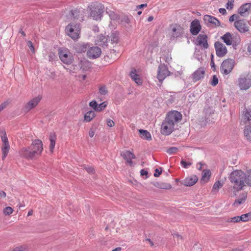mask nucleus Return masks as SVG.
Here are the masks:
<instances>
[{"instance_id": "obj_1", "label": "nucleus", "mask_w": 251, "mask_h": 251, "mask_svg": "<svg viewBox=\"0 0 251 251\" xmlns=\"http://www.w3.org/2000/svg\"><path fill=\"white\" fill-rule=\"evenodd\" d=\"M182 117V114L176 110L169 112L161 125L162 134L165 135L170 134L175 129V126L180 122Z\"/></svg>"}, {"instance_id": "obj_2", "label": "nucleus", "mask_w": 251, "mask_h": 251, "mask_svg": "<svg viewBox=\"0 0 251 251\" xmlns=\"http://www.w3.org/2000/svg\"><path fill=\"white\" fill-rule=\"evenodd\" d=\"M79 12L77 10H72L68 15V19L71 22L65 27L66 34L74 41L77 40L80 37L81 26L79 23L75 20L78 19Z\"/></svg>"}, {"instance_id": "obj_3", "label": "nucleus", "mask_w": 251, "mask_h": 251, "mask_svg": "<svg viewBox=\"0 0 251 251\" xmlns=\"http://www.w3.org/2000/svg\"><path fill=\"white\" fill-rule=\"evenodd\" d=\"M229 181L231 184L234 193L244 190L246 186V175L241 170H236L232 171L229 176Z\"/></svg>"}, {"instance_id": "obj_4", "label": "nucleus", "mask_w": 251, "mask_h": 251, "mask_svg": "<svg viewBox=\"0 0 251 251\" xmlns=\"http://www.w3.org/2000/svg\"><path fill=\"white\" fill-rule=\"evenodd\" d=\"M104 11L103 4L95 2L90 6L89 16L95 20H100Z\"/></svg>"}, {"instance_id": "obj_5", "label": "nucleus", "mask_w": 251, "mask_h": 251, "mask_svg": "<svg viewBox=\"0 0 251 251\" xmlns=\"http://www.w3.org/2000/svg\"><path fill=\"white\" fill-rule=\"evenodd\" d=\"M29 146L35 159L42 155L44 148L43 142L41 140L37 139L32 140Z\"/></svg>"}, {"instance_id": "obj_6", "label": "nucleus", "mask_w": 251, "mask_h": 251, "mask_svg": "<svg viewBox=\"0 0 251 251\" xmlns=\"http://www.w3.org/2000/svg\"><path fill=\"white\" fill-rule=\"evenodd\" d=\"M238 85L241 90H247L251 87V75H241L237 80Z\"/></svg>"}, {"instance_id": "obj_7", "label": "nucleus", "mask_w": 251, "mask_h": 251, "mask_svg": "<svg viewBox=\"0 0 251 251\" xmlns=\"http://www.w3.org/2000/svg\"><path fill=\"white\" fill-rule=\"evenodd\" d=\"M235 61L232 59H227L225 60L220 66L221 73L224 75H227L230 74L234 66Z\"/></svg>"}, {"instance_id": "obj_8", "label": "nucleus", "mask_w": 251, "mask_h": 251, "mask_svg": "<svg viewBox=\"0 0 251 251\" xmlns=\"http://www.w3.org/2000/svg\"><path fill=\"white\" fill-rule=\"evenodd\" d=\"M58 54L60 60L64 64L69 65L73 62V55L69 50L66 49L59 50Z\"/></svg>"}, {"instance_id": "obj_9", "label": "nucleus", "mask_w": 251, "mask_h": 251, "mask_svg": "<svg viewBox=\"0 0 251 251\" xmlns=\"http://www.w3.org/2000/svg\"><path fill=\"white\" fill-rule=\"evenodd\" d=\"M170 75V72L166 65L163 64L158 66L157 78L160 82H162Z\"/></svg>"}, {"instance_id": "obj_10", "label": "nucleus", "mask_w": 251, "mask_h": 251, "mask_svg": "<svg viewBox=\"0 0 251 251\" xmlns=\"http://www.w3.org/2000/svg\"><path fill=\"white\" fill-rule=\"evenodd\" d=\"M171 38L175 39L180 38L184 34V29L180 25L174 24L171 25Z\"/></svg>"}, {"instance_id": "obj_11", "label": "nucleus", "mask_w": 251, "mask_h": 251, "mask_svg": "<svg viewBox=\"0 0 251 251\" xmlns=\"http://www.w3.org/2000/svg\"><path fill=\"white\" fill-rule=\"evenodd\" d=\"M216 54L219 57H223L226 55L227 52L226 47L224 44L220 42H216L214 44Z\"/></svg>"}, {"instance_id": "obj_12", "label": "nucleus", "mask_w": 251, "mask_h": 251, "mask_svg": "<svg viewBox=\"0 0 251 251\" xmlns=\"http://www.w3.org/2000/svg\"><path fill=\"white\" fill-rule=\"evenodd\" d=\"M19 154L20 157L27 160L35 159L32 153L30 146L24 147L21 148L19 151Z\"/></svg>"}, {"instance_id": "obj_13", "label": "nucleus", "mask_w": 251, "mask_h": 251, "mask_svg": "<svg viewBox=\"0 0 251 251\" xmlns=\"http://www.w3.org/2000/svg\"><path fill=\"white\" fill-rule=\"evenodd\" d=\"M41 99L42 97L38 95L29 100L25 106V111L27 112L32 108H35L38 104Z\"/></svg>"}, {"instance_id": "obj_14", "label": "nucleus", "mask_w": 251, "mask_h": 251, "mask_svg": "<svg viewBox=\"0 0 251 251\" xmlns=\"http://www.w3.org/2000/svg\"><path fill=\"white\" fill-rule=\"evenodd\" d=\"M108 102L104 101L99 104L95 100L91 101L89 105L91 107L95 112H100L102 111L107 106Z\"/></svg>"}, {"instance_id": "obj_15", "label": "nucleus", "mask_w": 251, "mask_h": 251, "mask_svg": "<svg viewBox=\"0 0 251 251\" xmlns=\"http://www.w3.org/2000/svg\"><path fill=\"white\" fill-rule=\"evenodd\" d=\"M195 44L201 48L207 49L208 47L207 36L205 34H199L197 37Z\"/></svg>"}, {"instance_id": "obj_16", "label": "nucleus", "mask_w": 251, "mask_h": 251, "mask_svg": "<svg viewBox=\"0 0 251 251\" xmlns=\"http://www.w3.org/2000/svg\"><path fill=\"white\" fill-rule=\"evenodd\" d=\"M234 26L241 33H245L249 30V27L244 20H238L234 22Z\"/></svg>"}, {"instance_id": "obj_17", "label": "nucleus", "mask_w": 251, "mask_h": 251, "mask_svg": "<svg viewBox=\"0 0 251 251\" xmlns=\"http://www.w3.org/2000/svg\"><path fill=\"white\" fill-rule=\"evenodd\" d=\"M205 73V68L200 67L196 70L191 75L193 81L196 82L201 80L204 77Z\"/></svg>"}, {"instance_id": "obj_18", "label": "nucleus", "mask_w": 251, "mask_h": 251, "mask_svg": "<svg viewBox=\"0 0 251 251\" xmlns=\"http://www.w3.org/2000/svg\"><path fill=\"white\" fill-rule=\"evenodd\" d=\"M201 26L199 20L195 19L191 23L190 31L193 35H197L201 31Z\"/></svg>"}, {"instance_id": "obj_19", "label": "nucleus", "mask_w": 251, "mask_h": 251, "mask_svg": "<svg viewBox=\"0 0 251 251\" xmlns=\"http://www.w3.org/2000/svg\"><path fill=\"white\" fill-rule=\"evenodd\" d=\"M238 12L243 17L249 15L251 14V3H247L241 5L238 9Z\"/></svg>"}, {"instance_id": "obj_20", "label": "nucleus", "mask_w": 251, "mask_h": 251, "mask_svg": "<svg viewBox=\"0 0 251 251\" xmlns=\"http://www.w3.org/2000/svg\"><path fill=\"white\" fill-rule=\"evenodd\" d=\"M101 53V49L98 47L90 48L87 51V54L90 58H96L99 57Z\"/></svg>"}, {"instance_id": "obj_21", "label": "nucleus", "mask_w": 251, "mask_h": 251, "mask_svg": "<svg viewBox=\"0 0 251 251\" xmlns=\"http://www.w3.org/2000/svg\"><path fill=\"white\" fill-rule=\"evenodd\" d=\"M130 76L132 79L138 85L143 84V79L140 75L138 74V72L134 68H132L130 73Z\"/></svg>"}, {"instance_id": "obj_22", "label": "nucleus", "mask_w": 251, "mask_h": 251, "mask_svg": "<svg viewBox=\"0 0 251 251\" xmlns=\"http://www.w3.org/2000/svg\"><path fill=\"white\" fill-rule=\"evenodd\" d=\"M205 23L215 27L220 25V21L215 17L209 15H205L203 17Z\"/></svg>"}, {"instance_id": "obj_23", "label": "nucleus", "mask_w": 251, "mask_h": 251, "mask_svg": "<svg viewBox=\"0 0 251 251\" xmlns=\"http://www.w3.org/2000/svg\"><path fill=\"white\" fill-rule=\"evenodd\" d=\"M198 177L196 175H192L186 177L181 181V184L186 186H192L196 183Z\"/></svg>"}, {"instance_id": "obj_24", "label": "nucleus", "mask_w": 251, "mask_h": 251, "mask_svg": "<svg viewBox=\"0 0 251 251\" xmlns=\"http://www.w3.org/2000/svg\"><path fill=\"white\" fill-rule=\"evenodd\" d=\"M122 155L128 164L130 166L132 165L133 162L132 159L135 158V156L133 152L129 151H126L124 152L122 154Z\"/></svg>"}, {"instance_id": "obj_25", "label": "nucleus", "mask_w": 251, "mask_h": 251, "mask_svg": "<svg viewBox=\"0 0 251 251\" xmlns=\"http://www.w3.org/2000/svg\"><path fill=\"white\" fill-rule=\"evenodd\" d=\"M56 139V135L54 133H50L49 135V150L51 153L54 152Z\"/></svg>"}, {"instance_id": "obj_26", "label": "nucleus", "mask_w": 251, "mask_h": 251, "mask_svg": "<svg viewBox=\"0 0 251 251\" xmlns=\"http://www.w3.org/2000/svg\"><path fill=\"white\" fill-rule=\"evenodd\" d=\"M247 198V192H244L242 193L239 197V198L235 201L234 202L233 205L237 207L239 205L243 203L246 201Z\"/></svg>"}, {"instance_id": "obj_27", "label": "nucleus", "mask_w": 251, "mask_h": 251, "mask_svg": "<svg viewBox=\"0 0 251 251\" xmlns=\"http://www.w3.org/2000/svg\"><path fill=\"white\" fill-rule=\"evenodd\" d=\"M96 116L95 111L90 110L87 112L84 116V121L87 123L92 121Z\"/></svg>"}, {"instance_id": "obj_28", "label": "nucleus", "mask_w": 251, "mask_h": 251, "mask_svg": "<svg viewBox=\"0 0 251 251\" xmlns=\"http://www.w3.org/2000/svg\"><path fill=\"white\" fill-rule=\"evenodd\" d=\"M242 120L245 124L251 123V111L245 110L243 112Z\"/></svg>"}, {"instance_id": "obj_29", "label": "nucleus", "mask_w": 251, "mask_h": 251, "mask_svg": "<svg viewBox=\"0 0 251 251\" xmlns=\"http://www.w3.org/2000/svg\"><path fill=\"white\" fill-rule=\"evenodd\" d=\"M1 138L2 143L1 148H10V145L5 131H2L1 132Z\"/></svg>"}, {"instance_id": "obj_30", "label": "nucleus", "mask_w": 251, "mask_h": 251, "mask_svg": "<svg viewBox=\"0 0 251 251\" xmlns=\"http://www.w3.org/2000/svg\"><path fill=\"white\" fill-rule=\"evenodd\" d=\"M221 39L226 44V45L229 46L232 43V36L229 33L227 32L221 37Z\"/></svg>"}, {"instance_id": "obj_31", "label": "nucleus", "mask_w": 251, "mask_h": 251, "mask_svg": "<svg viewBox=\"0 0 251 251\" xmlns=\"http://www.w3.org/2000/svg\"><path fill=\"white\" fill-rule=\"evenodd\" d=\"M211 176V172L209 170H204L202 173L201 181L206 183L208 181Z\"/></svg>"}, {"instance_id": "obj_32", "label": "nucleus", "mask_w": 251, "mask_h": 251, "mask_svg": "<svg viewBox=\"0 0 251 251\" xmlns=\"http://www.w3.org/2000/svg\"><path fill=\"white\" fill-rule=\"evenodd\" d=\"M139 132L140 134V137L143 139L149 141L151 140V136L150 133L147 130L139 129Z\"/></svg>"}, {"instance_id": "obj_33", "label": "nucleus", "mask_w": 251, "mask_h": 251, "mask_svg": "<svg viewBox=\"0 0 251 251\" xmlns=\"http://www.w3.org/2000/svg\"><path fill=\"white\" fill-rule=\"evenodd\" d=\"M244 134L246 139L251 141V126H245Z\"/></svg>"}, {"instance_id": "obj_34", "label": "nucleus", "mask_w": 251, "mask_h": 251, "mask_svg": "<svg viewBox=\"0 0 251 251\" xmlns=\"http://www.w3.org/2000/svg\"><path fill=\"white\" fill-rule=\"evenodd\" d=\"M246 175V185L251 187V170H249L245 172Z\"/></svg>"}, {"instance_id": "obj_35", "label": "nucleus", "mask_w": 251, "mask_h": 251, "mask_svg": "<svg viewBox=\"0 0 251 251\" xmlns=\"http://www.w3.org/2000/svg\"><path fill=\"white\" fill-rule=\"evenodd\" d=\"M79 66L81 69H82L83 70H86L88 68L89 62L85 59H83L80 61Z\"/></svg>"}, {"instance_id": "obj_36", "label": "nucleus", "mask_w": 251, "mask_h": 251, "mask_svg": "<svg viewBox=\"0 0 251 251\" xmlns=\"http://www.w3.org/2000/svg\"><path fill=\"white\" fill-rule=\"evenodd\" d=\"M13 209L10 206H6L2 210L3 214L5 216H9L13 212Z\"/></svg>"}, {"instance_id": "obj_37", "label": "nucleus", "mask_w": 251, "mask_h": 251, "mask_svg": "<svg viewBox=\"0 0 251 251\" xmlns=\"http://www.w3.org/2000/svg\"><path fill=\"white\" fill-rule=\"evenodd\" d=\"M240 222H247L250 220H251V213H247L245 214H243L239 216Z\"/></svg>"}, {"instance_id": "obj_38", "label": "nucleus", "mask_w": 251, "mask_h": 251, "mask_svg": "<svg viewBox=\"0 0 251 251\" xmlns=\"http://www.w3.org/2000/svg\"><path fill=\"white\" fill-rule=\"evenodd\" d=\"M223 184L220 181H216L213 185L212 191H218L220 188H222Z\"/></svg>"}, {"instance_id": "obj_39", "label": "nucleus", "mask_w": 251, "mask_h": 251, "mask_svg": "<svg viewBox=\"0 0 251 251\" xmlns=\"http://www.w3.org/2000/svg\"><path fill=\"white\" fill-rule=\"evenodd\" d=\"M218 77L216 75H214L212 76L211 80H210L209 83L212 86H215L218 84Z\"/></svg>"}, {"instance_id": "obj_40", "label": "nucleus", "mask_w": 251, "mask_h": 251, "mask_svg": "<svg viewBox=\"0 0 251 251\" xmlns=\"http://www.w3.org/2000/svg\"><path fill=\"white\" fill-rule=\"evenodd\" d=\"M227 222L228 223H236L240 222L239 216H235L234 217L229 218L227 220Z\"/></svg>"}, {"instance_id": "obj_41", "label": "nucleus", "mask_w": 251, "mask_h": 251, "mask_svg": "<svg viewBox=\"0 0 251 251\" xmlns=\"http://www.w3.org/2000/svg\"><path fill=\"white\" fill-rule=\"evenodd\" d=\"M10 148H1L2 151V159L4 160L7 156L8 153L9 152Z\"/></svg>"}, {"instance_id": "obj_42", "label": "nucleus", "mask_w": 251, "mask_h": 251, "mask_svg": "<svg viewBox=\"0 0 251 251\" xmlns=\"http://www.w3.org/2000/svg\"><path fill=\"white\" fill-rule=\"evenodd\" d=\"M192 164V163L191 161L186 162L183 160H182L180 162L181 166L184 168H188Z\"/></svg>"}, {"instance_id": "obj_43", "label": "nucleus", "mask_w": 251, "mask_h": 251, "mask_svg": "<svg viewBox=\"0 0 251 251\" xmlns=\"http://www.w3.org/2000/svg\"><path fill=\"white\" fill-rule=\"evenodd\" d=\"M235 0H228L226 4V8L227 9L231 10L233 9L234 6V3Z\"/></svg>"}, {"instance_id": "obj_44", "label": "nucleus", "mask_w": 251, "mask_h": 251, "mask_svg": "<svg viewBox=\"0 0 251 251\" xmlns=\"http://www.w3.org/2000/svg\"><path fill=\"white\" fill-rule=\"evenodd\" d=\"M178 149L176 147H172L167 150V152L169 154H174L177 152Z\"/></svg>"}, {"instance_id": "obj_45", "label": "nucleus", "mask_w": 251, "mask_h": 251, "mask_svg": "<svg viewBox=\"0 0 251 251\" xmlns=\"http://www.w3.org/2000/svg\"><path fill=\"white\" fill-rule=\"evenodd\" d=\"M15 249L16 251H28V248L25 245L17 247Z\"/></svg>"}, {"instance_id": "obj_46", "label": "nucleus", "mask_w": 251, "mask_h": 251, "mask_svg": "<svg viewBox=\"0 0 251 251\" xmlns=\"http://www.w3.org/2000/svg\"><path fill=\"white\" fill-rule=\"evenodd\" d=\"M106 122L107 126L109 127H111L114 126L115 125L114 122L110 119H107L106 120Z\"/></svg>"}, {"instance_id": "obj_47", "label": "nucleus", "mask_w": 251, "mask_h": 251, "mask_svg": "<svg viewBox=\"0 0 251 251\" xmlns=\"http://www.w3.org/2000/svg\"><path fill=\"white\" fill-rule=\"evenodd\" d=\"M162 171V169L161 168H156L155 170V173L154 174V176L155 177H158L161 174Z\"/></svg>"}, {"instance_id": "obj_48", "label": "nucleus", "mask_w": 251, "mask_h": 251, "mask_svg": "<svg viewBox=\"0 0 251 251\" xmlns=\"http://www.w3.org/2000/svg\"><path fill=\"white\" fill-rule=\"evenodd\" d=\"M85 169L90 174H93L95 173V170L92 167H86Z\"/></svg>"}, {"instance_id": "obj_49", "label": "nucleus", "mask_w": 251, "mask_h": 251, "mask_svg": "<svg viewBox=\"0 0 251 251\" xmlns=\"http://www.w3.org/2000/svg\"><path fill=\"white\" fill-rule=\"evenodd\" d=\"M8 104H9V102L8 101H4L3 102H2L0 105V110L1 111H2L4 108H5L7 106Z\"/></svg>"}, {"instance_id": "obj_50", "label": "nucleus", "mask_w": 251, "mask_h": 251, "mask_svg": "<svg viewBox=\"0 0 251 251\" xmlns=\"http://www.w3.org/2000/svg\"><path fill=\"white\" fill-rule=\"evenodd\" d=\"M111 41L116 43L118 42V37L115 33H112L111 35Z\"/></svg>"}, {"instance_id": "obj_51", "label": "nucleus", "mask_w": 251, "mask_h": 251, "mask_svg": "<svg viewBox=\"0 0 251 251\" xmlns=\"http://www.w3.org/2000/svg\"><path fill=\"white\" fill-rule=\"evenodd\" d=\"M27 45H28V47L29 48L30 50L32 52V53H34L35 50V49H34V47L33 46V43H32V42L30 41H28Z\"/></svg>"}, {"instance_id": "obj_52", "label": "nucleus", "mask_w": 251, "mask_h": 251, "mask_svg": "<svg viewBox=\"0 0 251 251\" xmlns=\"http://www.w3.org/2000/svg\"><path fill=\"white\" fill-rule=\"evenodd\" d=\"M239 18V16L236 14H233L232 16H231L229 19V21L230 22H232L234 21L235 20H237V19Z\"/></svg>"}, {"instance_id": "obj_53", "label": "nucleus", "mask_w": 251, "mask_h": 251, "mask_svg": "<svg viewBox=\"0 0 251 251\" xmlns=\"http://www.w3.org/2000/svg\"><path fill=\"white\" fill-rule=\"evenodd\" d=\"M100 93L101 95H105L107 93V91L105 87H102L100 88Z\"/></svg>"}, {"instance_id": "obj_54", "label": "nucleus", "mask_w": 251, "mask_h": 251, "mask_svg": "<svg viewBox=\"0 0 251 251\" xmlns=\"http://www.w3.org/2000/svg\"><path fill=\"white\" fill-rule=\"evenodd\" d=\"M74 67H75L74 66H73ZM64 68L65 69L67 70V71L70 73V74H74V73H76V71L75 70V68H74L73 69H72V68H71L70 69H68V68H66L65 67H64Z\"/></svg>"}, {"instance_id": "obj_55", "label": "nucleus", "mask_w": 251, "mask_h": 251, "mask_svg": "<svg viewBox=\"0 0 251 251\" xmlns=\"http://www.w3.org/2000/svg\"><path fill=\"white\" fill-rule=\"evenodd\" d=\"M80 47H81V49L79 50L80 52H85L86 51V50L87 49V45L86 44H83L80 45Z\"/></svg>"}, {"instance_id": "obj_56", "label": "nucleus", "mask_w": 251, "mask_h": 251, "mask_svg": "<svg viewBox=\"0 0 251 251\" xmlns=\"http://www.w3.org/2000/svg\"><path fill=\"white\" fill-rule=\"evenodd\" d=\"M6 196V194L3 191H0V199L5 198Z\"/></svg>"}, {"instance_id": "obj_57", "label": "nucleus", "mask_w": 251, "mask_h": 251, "mask_svg": "<svg viewBox=\"0 0 251 251\" xmlns=\"http://www.w3.org/2000/svg\"><path fill=\"white\" fill-rule=\"evenodd\" d=\"M219 12L223 15L225 14L226 13V10L225 8H220L219 9Z\"/></svg>"}, {"instance_id": "obj_58", "label": "nucleus", "mask_w": 251, "mask_h": 251, "mask_svg": "<svg viewBox=\"0 0 251 251\" xmlns=\"http://www.w3.org/2000/svg\"><path fill=\"white\" fill-rule=\"evenodd\" d=\"M140 174L141 176H143L145 175H147L148 174V172L144 170H142L140 172Z\"/></svg>"}, {"instance_id": "obj_59", "label": "nucleus", "mask_w": 251, "mask_h": 251, "mask_svg": "<svg viewBox=\"0 0 251 251\" xmlns=\"http://www.w3.org/2000/svg\"><path fill=\"white\" fill-rule=\"evenodd\" d=\"M89 135L90 137H93L95 135V131L92 130H90Z\"/></svg>"}, {"instance_id": "obj_60", "label": "nucleus", "mask_w": 251, "mask_h": 251, "mask_svg": "<svg viewBox=\"0 0 251 251\" xmlns=\"http://www.w3.org/2000/svg\"><path fill=\"white\" fill-rule=\"evenodd\" d=\"M147 4H142L141 5H138L137 6V8H142L143 7H147Z\"/></svg>"}, {"instance_id": "obj_61", "label": "nucleus", "mask_w": 251, "mask_h": 251, "mask_svg": "<svg viewBox=\"0 0 251 251\" xmlns=\"http://www.w3.org/2000/svg\"><path fill=\"white\" fill-rule=\"evenodd\" d=\"M248 51L251 54V43L249 44L248 46Z\"/></svg>"}, {"instance_id": "obj_62", "label": "nucleus", "mask_w": 251, "mask_h": 251, "mask_svg": "<svg viewBox=\"0 0 251 251\" xmlns=\"http://www.w3.org/2000/svg\"><path fill=\"white\" fill-rule=\"evenodd\" d=\"M153 20V17L151 16L148 17L147 20L149 22L152 21Z\"/></svg>"}, {"instance_id": "obj_63", "label": "nucleus", "mask_w": 251, "mask_h": 251, "mask_svg": "<svg viewBox=\"0 0 251 251\" xmlns=\"http://www.w3.org/2000/svg\"><path fill=\"white\" fill-rule=\"evenodd\" d=\"M33 211L32 210H30L28 212L27 216H31L33 214Z\"/></svg>"}, {"instance_id": "obj_64", "label": "nucleus", "mask_w": 251, "mask_h": 251, "mask_svg": "<svg viewBox=\"0 0 251 251\" xmlns=\"http://www.w3.org/2000/svg\"><path fill=\"white\" fill-rule=\"evenodd\" d=\"M122 251V248L121 247H118V248H116V249L113 250L112 251Z\"/></svg>"}]
</instances>
